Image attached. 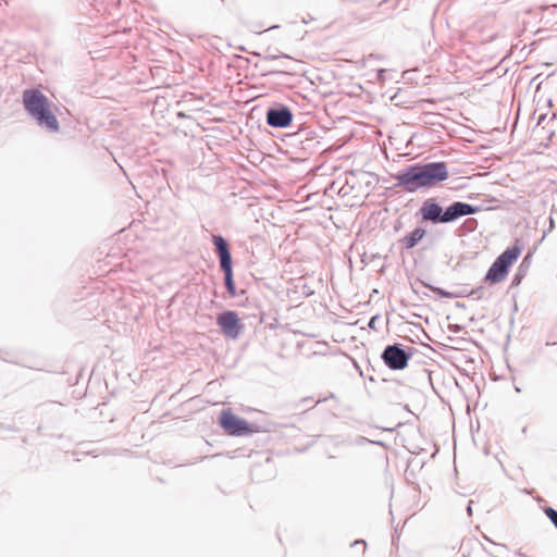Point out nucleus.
I'll use <instances>...</instances> for the list:
<instances>
[{"label":"nucleus","mask_w":557,"mask_h":557,"mask_svg":"<svg viewBox=\"0 0 557 557\" xmlns=\"http://www.w3.org/2000/svg\"><path fill=\"white\" fill-rule=\"evenodd\" d=\"M447 178L448 170L444 162L416 164L397 176L398 184L411 193L420 188H432Z\"/></svg>","instance_id":"f257e3e1"},{"label":"nucleus","mask_w":557,"mask_h":557,"mask_svg":"<svg viewBox=\"0 0 557 557\" xmlns=\"http://www.w3.org/2000/svg\"><path fill=\"white\" fill-rule=\"evenodd\" d=\"M476 212V208L463 203V202H454L451 206H449L446 211L442 214V222L448 223L451 222L459 216L473 214Z\"/></svg>","instance_id":"6e6552de"},{"label":"nucleus","mask_w":557,"mask_h":557,"mask_svg":"<svg viewBox=\"0 0 557 557\" xmlns=\"http://www.w3.org/2000/svg\"><path fill=\"white\" fill-rule=\"evenodd\" d=\"M546 513L549 517V519L552 520V522L555 524V527L557 528V511L549 508L546 510Z\"/></svg>","instance_id":"ddd939ff"},{"label":"nucleus","mask_w":557,"mask_h":557,"mask_svg":"<svg viewBox=\"0 0 557 557\" xmlns=\"http://www.w3.org/2000/svg\"><path fill=\"white\" fill-rule=\"evenodd\" d=\"M424 235L425 231L421 227H417L403 238V243L406 248H412L423 238Z\"/></svg>","instance_id":"9b49d317"},{"label":"nucleus","mask_w":557,"mask_h":557,"mask_svg":"<svg viewBox=\"0 0 557 557\" xmlns=\"http://www.w3.org/2000/svg\"><path fill=\"white\" fill-rule=\"evenodd\" d=\"M520 255V249L512 247L505 250L488 269L485 281L490 284H497L506 278L509 268L516 262Z\"/></svg>","instance_id":"7ed1b4c3"},{"label":"nucleus","mask_w":557,"mask_h":557,"mask_svg":"<svg viewBox=\"0 0 557 557\" xmlns=\"http://www.w3.org/2000/svg\"><path fill=\"white\" fill-rule=\"evenodd\" d=\"M24 103L30 113H35V90H26L24 94Z\"/></svg>","instance_id":"f8f14e48"},{"label":"nucleus","mask_w":557,"mask_h":557,"mask_svg":"<svg viewBox=\"0 0 557 557\" xmlns=\"http://www.w3.org/2000/svg\"><path fill=\"white\" fill-rule=\"evenodd\" d=\"M219 424L231 436H245L260 431L258 425L251 424L236 416L231 409H224L219 416Z\"/></svg>","instance_id":"f03ea898"},{"label":"nucleus","mask_w":557,"mask_h":557,"mask_svg":"<svg viewBox=\"0 0 557 557\" xmlns=\"http://www.w3.org/2000/svg\"><path fill=\"white\" fill-rule=\"evenodd\" d=\"M212 240L216 247V251L220 257L221 269L224 271V274H225V286L227 288L228 294L232 297H234L236 295V290H235V283L233 280V272H232V258H231L227 243L225 242V239L223 237L218 236V235H214Z\"/></svg>","instance_id":"20e7f679"},{"label":"nucleus","mask_w":557,"mask_h":557,"mask_svg":"<svg viewBox=\"0 0 557 557\" xmlns=\"http://www.w3.org/2000/svg\"><path fill=\"white\" fill-rule=\"evenodd\" d=\"M292 112L286 108L270 110L267 114V121L273 127H286L292 123Z\"/></svg>","instance_id":"1a4fd4ad"},{"label":"nucleus","mask_w":557,"mask_h":557,"mask_svg":"<svg viewBox=\"0 0 557 557\" xmlns=\"http://www.w3.org/2000/svg\"><path fill=\"white\" fill-rule=\"evenodd\" d=\"M216 323L222 333L230 338H237L243 331L240 318L235 311L228 310L220 313L216 318Z\"/></svg>","instance_id":"39448f33"},{"label":"nucleus","mask_w":557,"mask_h":557,"mask_svg":"<svg viewBox=\"0 0 557 557\" xmlns=\"http://www.w3.org/2000/svg\"><path fill=\"white\" fill-rule=\"evenodd\" d=\"M384 362L393 370H403L407 367L409 356L396 345L387 346L382 355Z\"/></svg>","instance_id":"0eeeda50"},{"label":"nucleus","mask_w":557,"mask_h":557,"mask_svg":"<svg viewBox=\"0 0 557 557\" xmlns=\"http://www.w3.org/2000/svg\"><path fill=\"white\" fill-rule=\"evenodd\" d=\"M37 121L49 132H58L59 123L48 100L37 94Z\"/></svg>","instance_id":"423d86ee"},{"label":"nucleus","mask_w":557,"mask_h":557,"mask_svg":"<svg viewBox=\"0 0 557 557\" xmlns=\"http://www.w3.org/2000/svg\"><path fill=\"white\" fill-rule=\"evenodd\" d=\"M420 213L424 221L442 222V208L433 199L423 202Z\"/></svg>","instance_id":"9d476101"}]
</instances>
